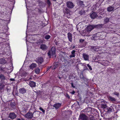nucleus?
Returning a JSON list of instances; mask_svg holds the SVG:
<instances>
[{
    "instance_id": "nucleus-1",
    "label": "nucleus",
    "mask_w": 120,
    "mask_h": 120,
    "mask_svg": "<svg viewBox=\"0 0 120 120\" xmlns=\"http://www.w3.org/2000/svg\"><path fill=\"white\" fill-rule=\"evenodd\" d=\"M66 6L70 9L73 8L75 6L73 3L70 1H68L66 2Z\"/></svg>"
},
{
    "instance_id": "nucleus-2",
    "label": "nucleus",
    "mask_w": 120,
    "mask_h": 120,
    "mask_svg": "<svg viewBox=\"0 0 120 120\" xmlns=\"http://www.w3.org/2000/svg\"><path fill=\"white\" fill-rule=\"evenodd\" d=\"M55 53V52L50 50L48 52V54L49 56H52L53 58V59H54L56 57Z\"/></svg>"
},
{
    "instance_id": "nucleus-3",
    "label": "nucleus",
    "mask_w": 120,
    "mask_h": 120,
    "mask_svg": "<svg viewBox=\"0 0 120 120\" xmlns=\"http://www.w3.org/2000/svg\"><path fill=\"white\" fill-rule=\"evenodd\" d=\"M34 113H32L30 112L29 111L24 116L27 119H31L33 117V114Z\"/></svg>"
},
{
    "instance_id": "nucleus-4",
    "label": "nucleus",
    "mask_w": 120,
    "mask_h": 120,
    "mask_svg": "<svg viewBox=\"0 0 120 120\" xmlns=\"http://www.w3.org/2000/svg\"><path fill=\"white\" fill-rule=\"evenodd\" d=\"M101 108L104 109H106L107 107V106L106 102L105 101H101Z\"/></svg>"
},
{
    "instance_id": "nucleus-5",
    "label": "nucleus",
    "mask_w": 120,
    "mask_h": 120,
    "mask_svg": "<svg viewBox=\"0 0 120 120\" xmlns=\"http://www.w3.org/2000/svg\"><path fill=\"white\" fill-rule=\"evenodd\" d=\"M19 91L20 94H23L26 93V90L23 87L19 89Z\"/></svg>"
},
{
    "instance_id": "nucleus-6",
    "label": "nucleus",
    "mask_w": 120,
    "mask_h": 120,
    "mask_svg": "<svg viewBox=\"0 0 120 120\" xmlns=\"http://www.w3.org/2000/svg\"><path fill=\"white\" fill-rule=\"evenodd\" d=\"M48 48V47L46 45L44 44L41 45L40 46V49L43 51L46 50Z\"/></svg>"
},
{
    "instance_id": "nucleus-7",
    "label": "nucleus",
    "mask_w": 120,
    "mask_h": 120,
    "mask_svg": "<svg viewBox=\"0 0 120 120\" xmlns=\"http://www.w3.org/2000/svg\"><path fill=\"white\" fill-rule=\"evenodd\" d=\"M94 25H89L87 27V30L88 32H90L94 28Z\"/></svg>"
},
{
    "instance_id": "nucleus-8",
    "label": "nucleus",
    "mask_w": 120,
    "mask_h": 120,
    "mask_svg": "<svg viewBox=\"0 0 120 120\" xmlns=\"http://www.w3.org/2000/svg\"><path fill=\"white\" fill-rule=\"evenodd\" d=\"M59 63L58 62L54 63L52 67V69L54 70L56 69L59 65Z\"/></svg>"
},
{
    "instance_id": "nucleus-9",
    "label": "nucleus",
    "mask_w": 120,
    "mask_h": 120,
    "mask_svg": "<svg viewBox=\"0 0 120 120\" xmlns=\"http://www.w3.org/2000/svg\"><path fill=\"white\" fill-rule=\"evenodd\" d=\"M16 117V115L14 112L10 113L9 115V117L12 119L15 118Z\"/></svg>"
},
{
    "instance_id": "nucleus-10",
    "label": "nucleus",
    "mask_w": 120,
    "mask_h": 120,
    "mask_svg": "<svg viewBox=\"0 0 120 120\" xmlns=\"http://www.w3.org/2000/svg\"><path fill=\"white\" fill-rule=\"evenodd\" d=\"M90 16L92 19H95L98 16L97 14L94 12L92 13L90 15Z\"/></svg>"
},
{
    "instance_id": "nucleus-11",
    "label": "nucleus",
    "mask_w": 120,
    "mask_h": 120,
    "mask_svg": "<svg viewBox=\"0 0 120 120\" xmlns=\"http://www.w3.org/2000/svg\"><path fill=\"white\" fill-rule=\"evenodd\" d=\"M61 105V103H58L54 104L53 105V107L56 109H57L60 107Z\"/></svg>"
},
{
    "instance_id": "nucleus-12",
    "label": "nucleus",
    "mask_w": 120,
    "mask_h": 120,
    "mask_svg": "<svg viewBox=\"0 0 120 120\" xmlns=\"http://www.w3.org/2000/svg\"><path fill=\"white\" fill-rule=\"evenodd\" d=\"M108 98L109 101L112 102H115L116 101V99L114 98L112 96H109Z\"/></svg>"
},
{
    "instance_id": "nucleus-13",
    "label": "nucleus",
    "mask_w": 120,
    "mask_h": 120,
    "mask_svg": "<svg viewBox=\"0 0 120 120\" xmlns=\"http://www.w3.org/2000/svg\"><path fill=\"white\" fill-rule=\"evenodd\" d=\"M90 49L92 51H98V47L92 46H91Z\"/></svg>"
},
{
    "instance_id": "nucleus-14",
    "label": "nucleus",
    "mask_w": 120,
    "mask_h": 120,
    "mask_svg": "<svg viewBox=\"0 0 120 120\" xmlns=\"http://www.w3.org/2000/svg\"><path fill=\"white\" fill-rule=\"evenodd\" d=\"M83 56L85 60H88L89 56L88 55L85 53L83 54Z\"/></svg>"
},
{
    "instance_id": "nucleus-15",
    "label": "nucleus",
    "mask_w": 120,
    "mask_h": 120,
    "mask_svg": "<svg viewBox=\"0 0 120 120\" xmlns=\"http://www.w3.org/2000/svg\"><path fill=\"white\" fill-rule=\"evenodd\" d=\"M114 8L112 6H110L108 7L107 8V10L108 12H110L114 11Z\"/></svg>"
},
{
    "instance_id": "nucleus-16",
    "label": "nucleus",
    "mask_w": 120,
    "mask_h": 120,
    "mask_svg": "<svg viewBox=\"0 0 120 120\" xmlns=\"http://www.w3.org/2000/svg\"><path fill=\"white\" fill-rule=\"evenodd\" d=\"M68 38L69 40L71 42L72 41V34L69 32L67 34Z\"/></svg>"
},
{
    "instance_id": "nucleus-17",
    "label": "nucleus",
    "mask_w": 120,
    "mask_h": 120,
    "mask_svg": "<svg viewBox=\"0 0 120 120\" xmlns=\"http://www.w3.org/2000/svg\"><path fill=\"white\" fill-rule=\"evenodd\" d=\"M29 85L31 87H35L36 86V83L33 81H30L29 82Z\"/></svg>"
},
{
    "instance_id": "nucleus-18",
    "label": "nucleus",
    "mask_w": 120,
    "mask_h": 120,
    "mask_svg": "<svg viewBox=\"0 0 120 120\" xmlns=\"http://www.w3.org/2000/svg\"><path fill=\"white\" fill-rule=\"evenodd\" d=\"M43 61V59L41 57H39L38 58L36 62L38 63L41 64Z\"/></svg>"
},
{
    "instance_id": "nucleus-19",
    "label": "nucleus",
    "mask_w": 120,
    "mask_h": 120,
    "mask_svg": "<svg viewBox=\"0 0 120 120\" xmlns=\"http://www.w3.org/2000/svg\"><path fill=\"white\" fill-rule=\"evenodd\" d=\"M103 25L102 24H99L98 25H94V28L99 29L102 27Z\"/></svg>"
},
{
    "instance_id": "nucleus-20",
    "label": "nucleus",
    "mask_w": 120,
    "mask_h": 120,
    "mask_svg": "<svg viewBox=\"0 0 120 120\" xmlns=\"http://www.w3.org/2000/svg\"><path fill=\"white\" fill-rule=\"evenodd\" d=\"M76 51L75 50H73L71 52V54L69 56V57L70 58L75 57V52Z\"/></svg>"
},
{
    "instance_id": "nucleus-21",
    "label": "nucleus",
    "mask_w": 120,
    "mask_h": 120,
    "mask_svg": "<svg viewBox=\"0 0 120 120\" xmlns=\"http://www.w3.org/2000/svg\"><path fill=\"white\" fill-rule=\"evenodd\" d=\"M37 66L36 64L34 63H33L31 65H30L29 67L30 69H33L34 68L36 67Z\"/></svg>"
},
{
    "instance_id": "nucleus-22",
    "label": "nucleus",
    "mask_w": 120,
    "mask_h": 120,
    "mask_svg": "<svg viewBox=\"0 0 120 120\" xmlns=\"http://www.w3.org/2000/svg\"><path fill=\"white\" fill-rule=\"evenodd\" d=\"M64 13L67 14L68 15H70V11L69 9L67 8H66L65 10H64Z\"/></svg>"
},
{
    "instance_id": "nucleus-23",
    "label": "nucleus",
    "mask_w": 120,
    "mask_h": 120,
    "mask_svg": "<svg viewBox=\"0 0 120 120\" xmlns=\"http://www.w3.org/2000/svg\"><path fill=\"white\" fill-rule=\"evenodd\" d=\"M10 105L12 108L14 109H15V104L14 102H11L10 104Z\"/></svg>"
},
{
    "instance_id": "nucleus-24",
    "label": "nucleus",
    "mask_w": 120,
    "mask_h": 120,
    "mask_svg": "<svg viewBox=\"0 0 120 120\" xmlns=\"http://www.w3.org/2000/svg\"><path fill=\"white\" fill-rule=\"evenodd\" d=\"M6 61L5 59L2 58L0 60V63L1 64H4L6 63Z\"/></svg>"
},
{
    "instance_id": "nucleus-25",
    "label": "nucleus",
    "mask_w": 120,
    "mask_h": 120,
    "mask_svg": "<svg viewBox=\"0 0 120 120\" xmlns=\"http://www.w3.org/2000/svg\"><path fill=\"white\" fill-rule=\"evenodd\" d=\"M111 108H112V107L109 108L107 107L106 108L107 111V112H111L112 111V109Z\"/></svg>"
},
{
    "instance_id": "nucleus-26",
    "label": "nucleus",
    "mask_w": 120,
    "mask_h": 120,
    "mask_svg": "<svg viewBox=\"0 0 120 120\" xmlns=\"http://www.w3.org/2000/svg\"><path fill=\"white\" fill-rule=\"evenodd\" d=\"M70 64L69 63L68 61H66L64 64V67H68L69 66Z\"/></svg>"
},
{
    "instance_id": "nucleus-27",
    "label": "nucleus",
    "mask_w": 120,
    "mask_h": 120,
    "mask_svg": "<svg viewBox=\"0 0 120 120\" xmlns=\"http://www.w3.org/2000/svg\"><path fill=\"white\" fill-rule=\"evenodd\" d=\"M78 4L80 6H82L84 5L83 1H79L78 2Z\"/></svg>"
},
{
    "instance_id": "nucleus-28",
    "label": "nucleus",
    "mask_w": 120,
    "mask_h": 120,
    "mask_svg": "<svg viewBox=\"0 0 120 120\" xmlns=\"http://www.w3.org/2000/svg\"><path fill=\"white\" fill-rule=\"evenodd\" d=\"M0 78L1 80H4L5 79V78L4 75L1 74L0 75Z\"/></svg>"
},
{
    "instance_id": "nucleus-29",
    "label": "nucleus",
    "mask_w": 120,
    "mask_h": 120,
    "mask_svg": "<svg viewBox=\"0 0 120 120\" xmlns=\"http://www.w3.org/2000/svg\"><path fill=\"white\" fill-rule=\"evenodd\" d=\"M35 72L36 73L38 74L40 72V69L38 68H37L35 70Z\"/></svg>"
},
{
    "instance_id": "nucleus-30",
    "label": "nucleus",
    "mask_w": 120,
    "mask_h": 120,
    "mask_svg": "<svg viewBox=\"0 0 120 120\" xmlns=\"http://www.w3.org/2000/svg\"><path fill=\"white\" fill-rule=\"evenodd\" d=\"M51 37V36L47 34L45 37V38L46 40L49 39Z\"/></svg>"
},
{
    "instance_id": "nucleus-31",
    "label": "nucleus",
    "mask_w": 120,
    "mask_h": 120,
    "mask_svg": "<svg viewBox=\"0 0 120 120\" xmlns=\"http://www.w3.org/2000/svg\"><path fill=\"white\" fill-rule=\"evenodd\" d=\"M37 2L38 3L39 5L40 6H41L43 4V2L40 1L39 0H38L37 1Z\"/></svg>"
},
{
    "instance_id": "nucleus-32",
    "label": "nucleus",
    "mask_w": 120,
    "mask_h": 120,
    "mask_svg": "<svg viewBox=\"0 0 120 120\" xmlns=\"http://www.w3.org/2000/svg\"><path fill=\"white\" fill-rule=\"evenodd\" d=\"M109 19L107 18H106L104 20V21L105 23H106L109 21Z\"/></svg>"
},
{
    "instance_id": "nucleus-33",
    "label": "nucleus",
    "mask_w": 120,
    "mask_h": 120,
    "mask_svg": "<svg viewBox=\"0 0 120 120\" xmlns=\"http://www.w3.org/2000/svg\"><path fill=\"white\" fill-rule=\"evenodd\" d=\"M35 92L36 93L37 95H39L41 94V91L40 90H39L38 91H35Z\"/></svg>"
},
{
    "instance_id": "nucleus-34",
    "label": "nucleus",
    "mask_w": 120,
    "mask_h": 120,
    "mask_svg": "<svg viewBox=\"0 0 120 120\" xmlns=\"http://www.w3.org/2000/svg\"><path fill=\"white\" fill-rule=\"evenodd\" d=\"M91 39L93 40H96L97 39V37L96 36H93L91 37Z\"/></svg>"
},
{
    "instance_id": "nucleus-35",
    "label": "nucleus",
    "mask_w": 120,
    "mask_h": 120,
    "mask_svg": "<svg viewBox=\"0 0 120 120\" xmlns=\"http://www.w3.org/2000/svg\"><path fill=\"white\" fill-rule=\"evenodd\" d=\"M4 86V85L0 84V90H2Z\"/></svg>"
},
{
    "instance_id": "nucleus-36",
    "label": "nucleus",
    "mask_w": 120,
    "mask_h": 120,
    "mask_svg": "<svg viewBox=\"0 0 120 120\" xmlns=\"http://www.w3.org/2000/svg\"><path fill=\"white\" fill-rule=\"evenodd\" d=\"M5 68L2 66L0 67V71H5Z\"/></svg>"
},
{
    "instance_id": "nucleus-37",
    "label": "nucleus",
    "mask_w": 120,
    "mask_h": 120,
    "mask_svg": "<svg viewBox=\"0 0 120 120\" xmlns=\"http://www.w3.org/2000/svg\"><path fill=\"white\" fill-rule=\"evenodd\" d=\"M47 3L49 6H50L51 4V3L49 0H47Z\"/></svg>"
},
{
    "instance_id": "nucleus-38",
    "label": "nucleus",
    "mask_w": 120,
    "mask_h": 120,
    "mask_svg": "<svg viewBox=\"0 0 120 120\" xmlns=\"http://www.w3.org/2000/svg\"><path fill=\"white\" fill-rule=\"evenodd\" d=\"M27 74V73L25 72H24L22 73V76H26Z\"/></svg>"
},
{
    "instance_id": "nucleus-39",
    "label": "nucleus",
    "mask_w": 120,
    "mask_h": 120,
    "mask_svg": "<svg viewBox=\"0 0 120 120\" xmlns=\"http://www.w3.org/2000/svg\"><path fill=\"white\" fill-rule=\"evenodd\" d=\"M89 117L90 120H93L94 119V116L92 115L90 116Z\"/></svg>"
},
{
    "instance_id": "nucleus-40",
    "label": "nucleus",
    "mask_w": 120,
    "mask_h": 120,
    "mask_svg": "<svg viewBox=\"0 0 120 120\" xmlns=\"http://www.w3.org/2000/svg\"><path fill=\"white\" fill-rule=\"evenodd\" d=\"M40 110L43 113H45V111L41 107H40L39 108Z\"/></svg>"
},
{
    "instance_id": "nucleus-41",
    "label": "nucleus",
    "mask_w": 120,
    "mask_h": 120,
    "mask_svg": "<svg viewBox=\"0 0 120 120\" xmlns=\"http://www.w3.org/2000/svg\"><path fill=\"white\" fill-rule=\"evenodd\" d=\"M50 51H53L56 52V49L54 47H52Z\"/></svg>"
},
{
    "instance_id": "nucleus-42",
    "label": "nucleus",
    "mask_w": 120,
    "mask_h": 120,
    "mask_svg": "<svg viewBox=\"0 0 120 120\" xmlns=\"http://www.w3.org/2000/svg\"><path fill=\"white\" fill-rule=\"evenodd\" d=\"M80 77L81 79H84L83 75L82 74H80Z\"/></svg>"
},
{
    "instance_id": "nucleus-43",
    "label": "nucleus",
    "mask_w": 120,
    "mask_h": 120,
    "mask_svg": "<svg viewBox=\"0 0 120 120\" xmlns=\"http://www.w3.org/2000/svg\"><path fill=\"white\" fill-rule=\"evenodd\" d=\"M87 67L89 68L90 70H92V68H91V66L89 64H88L87 65Z\"/></svg>"
},
{
    "instance_id": "nucleus-44",
    "label": "nucleus",
    "mask_w": 120,
    "mask_h": 120,
    "mask_svg": "<svg viewBox=\"0 0 120 120\" xmlns=\"http://www.w3.org/2000/svg\"><path fill=\"white\" fill-rule=\"evenodd\" d=\"M6 90L7 91V92H8V93L10 92V91H11L10 89L8 88H6Z\"/></svg>"
},
{
    "instance_id": "nucleus-45",
    "label": "nucleus",
    "mask_w": 120,
    "mask_h": 120,
    "mask_svg": "<svg viewBox=\"0 0 120 120\" xmlns=\"http://www.w3.org/2000/svg\"><path fill=\"white\" fill-rule=\"evenodd\" d=\"M43 42V40L40 39L38 41L37 43H42Z\"/></svg>"
},
{
    "instance_id": "nucleus-46",
    "label": "nucleus",
    "mask_w": 120,
    "mask_h": 120,
    "mask_svg": "<svg viewBox=\"0 0 120 120\" xmlns=\"http://www.w3.org/2000/svg\"><path fill=\"white\" fill-rule=\"evenodd\" d=\"M85 11H80L79 13L81 15H82L84 13H85Z\"/></svg>"
},
{
    "instance_id": "nucleus-47",
    "label": "nucleus",
    "mask_w": 120,
    "mask_h": 120,
    "mask_svg": "<svg viewBox=\"0 0 120 120\" xmlns=\"http://www.w3.org/2000/svg\"><path fill=\"white\" fill-rule=\"evenodd\" d=\"M113 94L114 95H116L117 97H118L119 96V94L117 92H115Z\"/></svg>"
},
{
    "instance_id": "nucleus-48",
    "label": "nucleus",
    "mask_w": 120,
    "mask_h": 120,
    "mask_svg": "<svg viewBox=\"0 0 120 120\" xmlns=\"http://www.w3.org/2000/svg\"><path fill=\"white\" fill-rule=\"evenodd\" d=\"M65 96L66 97L68 98H70V97L69 95L67 94H66L65 95Z\"/></svg>"
},
{
    "instance_id": "nucleus-49",
    "label": "nucleus",
    "mask_w": 120,
    "mask_h": 120,
    "mask_svg": "<svg viewBox=\"0 0 120 120\" xmlns=\"http://www.w3.org/2000/svg\"><path fill=\"white\" fill-rule=\"evenodd\" d=\"M72 87L73 88H75V86L73 84V83H71V84Z\"/></svg>"
},
{
    "instance_id": "nucleus-50",
    "label": "nucleus",
    "mask_w": 120,
    "mask_h": 120,
    "mask_svg": "<svg viewBox=\"0 0 120 120\" xmlns=\"http://www.w3.org/2000/svg\"><path fill=\"white\" fill-rule=\"evenodd\" d=\"M52 68V66H49V67H48V68H47V71H48L49 69H50V68Z\"/></svg>"
},
{
    "instance_id": "nucleus-51",
    "label": "nucleus",
    "mask_w": 120,
    "mask_h": 120,
    "mask_svg": "<svg viewBox=\"0 0 120 120\" xmlns=\"http://www.w3.org/2000/svg\"><path fill=\"white\" fill-rule=\"evenodd\" d=\"M84 41V39H81L79 41L80 42L82 43Z\"/></svg>"
},
{
    "instance_id": "nucleus-52",
    "label": "nucleus",
    "mask_w": 120,
    "mask_h": 120,
    "mask_svg": "<svg viewBox=\"0 0 120 120\" xmlns=\"http://www.w3.org/2000/svg\"><path fill=\"white\" fill-rule=\"evenodd\" d=\"M15 79H10V80L12 81L13 82L15 81Z\"/></svg>"
},
{
    "instance_id": "nucleus-53",
    "label": "nucleus",
    "mask_w": 120,
    "mask_h": 120,
    "mask_svg": "<svg viewBox=\"0 0 120 120\" xmlns=\"http://www.w3.org/2000/svg\"><path fill=\"white\" fill-rule=\"evenodd\" d=\"M75 93V92L74 91H73L71 93V94H74Z\"/></svg>"
},
{
    "instance_id": "nucleus-54",
    "label": "nucleus",
    "mask_w": 120,
    "mask_h": 120,
    "mask_svg": "<svg viewBox=\"0 0 120 120\" xmlns=\"http://www.w3.org/2000/svg\"><path fill=\"white\" fill-rule=\"evenodd\" d=\"M32 79V78H30L29 79H28V80H30L31 79Z\"/></svg>"
},
{
    "instance_id": "nucleus-55",
    "label": "nucleus",
    "mask_w": 120,
    "mask_h": 120,
    "mask_svg": "<svg viewBox=\"0 0 120 120\" xmlns=\"http://www.w3.org/2000/svg\"><path fill=\"white\" fill-rule=\"evenodd\" d=\"M111 31H112V33H113L115 31H111Z\"/></svg>"
},
{
    "instance_id": "nucleus-56",
    "label": "nucleus",
    "mask_w": 120,
    "mask_h": 120,
    "mask_svg": "<svg viewBox=\"0 0 120 120\" xmlns=\"http://www.w3.org/2000/svg\"><path fill=\"white\" fill-rule=\"evenodd\" d=\"M16 120H21L19 118H18Z\"/></svg>"
},
{
    "instance_id": "nucleus-57",
    "label": "nucleus",
    "mask_w": 120,
    "mask_h": 120,
    "mask_svg": "<svg viewBox=\"0 0 120 120\" xmlns=\"http://www.w3.org/2000/svg\"><path fill=\"white\" fill-rule=\"evenodd\" d=\"M75 46H73V48H72L73 49H74L75 48Z\"/></svg>"
},
{
    "instance_id": "nucleus-58",
    "label": "nucleus",
    "mask_w": 120,
    "mask_h": 120,
    "mask_svg": "<svg viewBox=\"0 0 120 120\" xmlns=\"http://www.w3.org/2000/svg\"><path fill=\"white\" fill-rule=\"evenodd\" d=\"M56 45H58L57 43L56 42Z\"/></svg>"
},
{
    "instance_id": "nucleus-59",
    "label": "nucleus",
    "mask_w": 120,
    "mask_h": 120,
    "mask_svg": "<svg viewBox=\"0 0 120 120\" xmlns=\"http://www.w3.org/2000/svg\"><path fill=\"white\" fill-rule=\"evenodd\" d=\"M93 120H97V119H94Z\"/></svg>"
},
{
    "instance_id": "nucleus-60",
    "label": "nucleus",
    "mask_w": 120,
    "mask_h": 120,
    "mask_svg": "<svg viewBox=\"0 0 120 120\" xmlns=\"http://www.w3.org/2000/svg\"><path fill=\"white\" fill-rule=\"evenodd\" d=\"M77 104L79 105V102H77Z\"/></svg>"
},
{
    "instance_id": "nucleus-61",
    "label": "nucleus",
    "mask_w": 120,
    "mask_h": 120,
    "mask_svg": "<svg viewBox=\"0 0 120 120\" xmlns=\"http://www.w3.org/2000/svg\"><path fill=\"white\" fill-rule=\"evenodd\" d=\"M59 79H61V78H60V77H59Z\"/></svg>"
},
{
    "instance_id": "nucleus-62",
    "label": "nucleus",
    "mask_w": 120,
    "mask_h": 120,
    "mask_svg": "<svg viewBox=\"0 0 120 120\" xmlns=\"http://www.w3.org/2000/svg\"><path fill=\"white\" fill-rule=\"evenodd\" d=\"M86 70H88V68H86Z\"/></svg>"
},
{
    "instance_id": "nucleus-63",
    "label": "nucleus",
    "mask_w": 120,
    "mask_h": 120,
    "mask_svg": "<svg viewBox=\"0 0 120 120\" xmlns=\"http://www.w3.org/2000/svg\"><path fill=\"white\" fill-rule=\"evenodd\" d=\"M79 68H78V69H77V70H79Z\"/></svg>"
},
{
    "instance_id": "nucleus-64",
    "label": "nucleus",
    "mask_w": 120,
    "mask_h": 120,
    "mask_svg": "<svg viewBox=\"0 0 120 120\" xmlns=\"http://www.w3.org/2000/svg\"><path fill=\"white\" fill-rule=\"evenodd\" d=\"M79 68H78V69H77V70H79Z\"/></svg>"
}]
</instances>
